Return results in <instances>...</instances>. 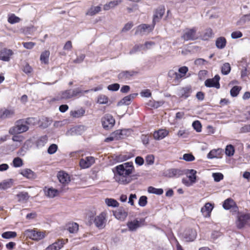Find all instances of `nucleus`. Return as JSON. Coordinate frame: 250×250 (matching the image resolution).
Here are the masks:
<instances>
[{
  "mask_svg": "<svg viewBox=\"0 0 250 250\" xmlns=\"http://www.w3.org/2000/svg\"><path fill=\"white\" fill-rule=\"evenodd\" d=\"M115 181L120 185H126L132 182L135 176V167L132 162H127L116 166L112 169Z\"/></svg>",
  "mask_w": 250,
  "mask_h": 250,
  "instance_id": "f257e3e1",
  "label": "nucleus"
},
{
  "mask_svg": "<svg viewBox=\"0 0 250 250\" xmlns=\"http://www.w3.org/2000/svg\"><path fill=\"white\" fill-rule=\"evenodd\" d=\"M88 224L91 225L94 223L95 226L101 229L104 227L106 222V214L104 212H101L99 215L94 216V215H90L88 216Z\"/></svg>",
  "mask_w": 250,
  "mask_h": 250,
  "instance_id": "f03ea898",
  "label": "nucleus"
},
{
  "mask_svg": "<svg viewBox=\"0 0 250 250\" xmlns=\"http://www.w3.org/2000/svg\"><path fill=\"white\" fill-rule=\"evenodd\" d=\"M29 126L24 124L23 119L17 120L14 126L10 128L9 133L10 134H19L28 131Z\"/></svg>",
  "mask_w": 250,
  "mask_h": 250,
  "instance_id": "7ed1b4c3",
  "label": "nucleus"
},
{
  "mask_svg": "<svg viewBox=\"0 0 250 250\" xmlns=\"http://www.w3.org/2000/svg\"><path fill=\"white\" fill-rule=\"evenodd\" d=\"M236 213H237V214L236 225L238 229H242L244 228L250 221V213L240 212L239 210Z\"/></svg>",
  "mask_w": 250,
  "mask_h": 250,
  "instance_id": "20e7f679",
  "label": "nucleus"
},
{
  "mask_svg": "<svg viewBox=\"0 0 250 250\" xmlns=\"http://www.w3.org/2000/svg\"><path fill=\"white\" fill-rule=\"evenodd\" d=\"M181 38L185 42L194 41L199 39V36L197 35V28L193 27L190 28H187Z\"/></svg>",
  "mask_w": 250,
  "mask_h": 250,
  "instance_id": "39448f33",
  "label": "nucleus"
},
{
  "mask_svg": "<svg viewBox=\"0 0 250 250\" xmlns=\"http://www.w3.org/2000/svg\"><path fill=\"white\" fill-rule=\"evenodd\" d=\"M146 218H141L138 219H134L133 220L128 221L126 223V226L130 231H135L138 228L145 225Z\"/></svg>",
  "mask_w": 250,
  "mask_h": 250,
  "instance_id": "423d86ee",
  "label": "nucleus"
},
{
  "mask_svg": "<svg viewBox=\"0 0 250 250\" xmlns=\"http://www.w3.org/2000/svg\"><path fill=\"white\" fill-rule=\"evenodd\" d=\"M103 127L106 130L112 128L115 124V120L112 115L109 114H105L101 119Z\"/></svg>",
  "mask_w": 250,
  "mask_h": 250,
  "instance_id": "0eeeda50",
  "label": "nucleus"
},
{
  "mask_svg": "<svg viewBox=\"0 0 250 250\" xmlns=\"http://www.w3.org/2000/svg\"><path fill=\"white\" fill-rule=\"evenodd\" d=\"M184 171L179 168H169L164 171L163 176L169 178H177L185 174Z\"/></svg>",
  "mask_w": 250,
  "mask_h": 250,
  "instance_id": "6e6552de",
  "label": "nucleus"
},
{
  "mask_svg": "<svg viewBox=\"0 0 250 250\" xmlns=\"http://www.w3.org/2000/svg\"><path fill=\"white\" fill-rule=\"evenodd\" d=\"M24 234L27 237L36 241L42 240L44 237V234L42 232L35 229H26Z\"/></svg>",
  "mask_w": 250,
  "mask_h": 250,
  "instance_id": "1a4fd4ad",
  "label": "nucleus"
},
{
  "mask_svg": "<svg viewBox=\"0 0 250 250\" xmlns=\"http://www.w3.org/2000/svg\"><path fill=\"white\" fill-rule=\"evenodd\" d=\"M182 235L186 241L192 242L197 237V232L195 229L188 228L185 229Z\"/></svg>",
  "mask_w": 250,
  "mask_h": 250,
  "instance_id": "9d476101",
  "label": "nucleus"
},
{
  "mask_svg": "<svg viewBox=\"0 0 250 250\" xmlns=\"http://www.w3.org/2000/svg\"><path fill=\"white\" fill-rule=\"evenodd\" d=\"M138 72L135 70H124L121 71L118 75L117 78L120 81H128L134 76L138 74Z\"/></svg>",
  "mask_w": 250,
  "mask_h": 250,
  "instance_id": "9b49d317",
  "label": "nucleus"
},
{
  "mask_svg": "<svg viewBox=\"0 0 250 250\" xmlns=\"http://www.w3.org/2000/svg\"><path fill=\"white\" fill-rule=\"evenodd\" d=\"M220 76L218 74H216L213 78L207 79L205 81L204 84L207 87H214L219 89L220 88Z\"/></svg>",
  "mask_w": 250,
  "mask_h": 250,
  "instance_id": "f8f14e48",
  "label": "nucleus"
},
{
  "mask_svg": "<svg viewBox=\"0 0 250 250\" xmlns=\"http://www.w3.org/2000/svg\"><path fill=\"white\" fill-rule=\"evenodd\" d=\"M223 207L225 210L231 209L232 213H236L239 209L236 202L231 198H228L223 202Z\"/></svg>",
  "mask_w": 250,
  "mask_h": 250,
  "instance_id": "ddd939ff",
  "label": "nucleus"
},
{
  "mask_svg": "<svg viewBox=\"0 0 250 250\" xmlns=\"http://www.w3.org/2000/svg\"><path fill=\"white\" fill-rule=\"evenodd\" d=\"M87 127L83 125H77L70 128L66 133V135H81L86 129Z\"/></svg>",
  "mask_w": 250,
  "mask_h": 250,
  "instance_id": "4468645a",
  "label": "nucleus"
},
{
  "mask_svg": "<svg viewBox=\"0 0 250 250\" xmlns=\"http://www.w3.org/2000/svg\"><path fill=\"white\" fill-rule=\"evenodd\" d=\"M165 6L161 5L154 10L152 20V23L154 25H155L156 22H159L165 14Z\"/></svg>",
  "mask_w": 250,
  "mask_h": 250,
  "instance_id": "2eb2a0df",
  "label": "nucleus"
},
{
  "mask_svg": "<svg viewBox=\"0 0 250 250\" xmlns=\"http://www.w3.org/2000/svg\"><path fill=\"white\" fill-rule=\"evenodd\" d=\"M113 216L118 220L124 221L128 215L127 211L123 207H120L117 210L113 211Z\"/></svg>",
  "mask_w": 250,
  "mask_h": 250,
  "instance_id": "dca6fc26",
  "label": "nucleus"
},
{
  "mask_svg": "<svg viewBox=\"0 0 250 250\" xmlns=\"http://www.w3.org/2000/svg\"><path fill=\"white\" fill-rule=\"evenodd\" d=\"M155 25L153 23L151 25L147 24H140L137 26L135 32V35H141L143 33L146 32H150L153 30Z\"/></svg>",
  "mask_w": 250,
  "mask_h": 250,
  "instance_id": "f3484780",
  "label": "nucleus"
},
{
  "mask_svg": "<svg viewBox=\"0 0 250 250\" xmlns=\"http://www.w3.org/2000/svg\"><path fill=\"white\" fill-rule=\"evenodd\" d=\"M138 94L137 93H134L124 97L117 103V106H120L124 105H129L133 99L135 98L138 95Z\"/></svg>",
  "mask_w": 250,
  "mask_h": 250,
  "instance_id": "a211bd4d",
  "label": "nucleus"
},
{
  "mask_svg": "<svg viewBox=\"0 0 250 250\" xmlns=\"http://www.w3.org/2000/svg\"><path fill=\"white\" fill-rule=\"evenodd\" d=\"M43 192L45 195L49 198H53L57 197L60 191L52 187L45 186L43 189Z\"/></svg>",
  "mask_w": 250,
  "mask_h": 250,
  "instance_id": "6ab92c4d",
  "label": "nucleus"
},
{
  "mask_svg": "<svg viewBox=\"0 0 250 250\" xmlns=\"http://www.w3.org/2000/svg\"><path fill=\"white\" fill-rule=\"evenodd\" d=\"M13 54L14 53L11 49L3 48L0 50V60L8 62Z\"/></svg>",
  "mask_w": 250,
  "mask_h": 250,
  "instance_id": "aec40b11",
  "label": "nucleus"
},
{
  "mask_svg": "<svg viewBox=\"0 0 250 250\" xmlns=\"http://www.w3.org/2000/svg\"><path fill=\"white\" fill-rule=\"evenodd\" d=\"M214 204L207 202L201 208V212L205 217H209L211 215L212 210L214 208Z\"/></svg>",
  "mask_w": 250,
  "mask_h": 250,
  "instance_id": "412c9836",
  "label": "nucleus"
},
{
  "mask_svg": "<svg viewBox=\"0 0 250 250\" xmlns=\"http://www.w3.org/2000/svg\"><path fill=\"white\" fill-rule=\"evenodd\" d=\"M57 177L59 181L64 186L67 185L70 182V177L69 174L65 171H59Z\"/></svg>",
  "mask_w": 250,
  "mask_h": 250,
  "instance_id": "4be33fe9",
  "label": "nucleus"
},
{
  "mask_svg": "<svg viewBox=\"0 0 250 250\" xmlns=\"http://www.w3.org/2000/svg\"><path fill=\"white\" fill-rule=\"evenodd\" d=\"M95 163L94 158L92 156L86 157L85 159H82L80 162L81 168L84 169L90 167Z\"/></svg>",
  "mask_w": 250,
  "mask_h": 250,
  "instance_id": "5701e85b",
  "label": "nucleus"
},
{
  "mask_svg": "<svg viewBox=\"0 0 250 250\" xmlns=\"http://www.w3.org/2000/svg\"><path fill=\"white\" fill-rule=\"evenodd\" d=\"M19 173L26 178L30 180H34L37 177L36 173L29 168H25L23 170H21Z\"/></svg>",
  "mask_w": 250,
  "mask_h": 250,
  "instance_id": "b1692460",
  "label": "nucleus"
},
{
  "mask_svg": "<svg viewBox=\"0 0 250 250\" xmlns=\"http://www.w3.org/2000/svg\"><path fill=\"white\" fill-rule=\"evenodd\" d=\"M192 92V89L190 86H188L186 87L181 88L177 93V95L179 97L187 99L190 96L191 93Z\"/></svg>",
  "mask_w": 250,
  "mask_h": 250,
  "instance_id": "393cba45",
  "label": "nucleus"
},
{
  "mask_svg": "<svg viewBox=\"0 0 250 250\" xmlns=\"http://www.w3.org/2000/svg\"><path fill=\"white\" fill-rule=\"evenodd\" d=\"M168 134V131L165 129H160L154 132L153 137L156 140H160L165 138Z\"/></svg>",
  "mask_w": 250,
  "mask_h": 250,
  "instance_id": "a878e982",
  "label": "nucleus"
},
{
  "mask_svg": "<svg viewBox=\"0 0 250 250\" xmlns=\"http://www.w3.org/2000/svg\"><path fill=\"white\" fill-rule=\"evenodd\" d=\"M185 170L186 171V172H185V174H189V175L187 177L189 179L190 183L193 185L197 181V176L196 175L197 171L194 169H188Z\"/></svg>",
  "mask_w": 250,
  "mask_h": 250,
  "instance_id": "bb28decb",
  "label": "nucleus"
},
{
  "mask_svg": "<svg viewBox=\"0 0 250 250\" xmlns=\"http://www.w3.org/2000/svg\"><path fill=\"white\" fill-rule=\"evenodd\" d=\"M64 244L62 239L59 240L48 246L45 250H59L63 247Z\"/></svg>",
  "mask_w": 250,
  "mask_h": 250,
  "instance_id": "cd10ccee",
  "label": "nucleus"
},
{
  "mask_svg": "<svg viewBox=\"0 0 250 250\" xmlns=\"http://www.w3.org/2000/svg\"><path fill=\"white\" fill-rule=\"evenodd\" d=\"M128 131V129H118L113 132V135H115L116 136V140L123 139L127 136V132Z\"/></svg>",
  "mask_w": 250,
  "mask_h": 250,
  "instance_id": "c85d7f7f",
  "label": "nucleus"
},
{
  "mask_svg": "<svg viewBox=\"0 0 250 250\" xmlns=\"http://www.w3.org/2000/svg\"><path fill=\"white\" fill-rule=\"evenodd\" d=\"M48 141V137L46 135L39 137L35 142L37 148H40L45 146Z\"/></svg>",
  "mask_w": 250,
  "mask_h": 250,
  "instance_id": "c756f323",
  "label": "nucleus"
},
{
  "mask_svg": "<svg viewBox=\"0 0 250 250\" xmlns=\"http://www.w3.org/2000/svg\"><path fill=\"white\" fill-rule=\"evenodd\" d=\"M227 41L225 37L221 36L217 38L215 41V45L219 49H224L227 44Z\"/></svg>",
  "mask_w": 250,
  "mask_h": 250,
  "instance_id": "7c9ffc66",
  "label": "nucleus"
},
{
  "mask_svg": "<svg viewBox=\"0 0 250 250\" xmlns=\"http://www.w3.org/2000/svg\"><path fill=\"white\" fill-rule=\"evenodd\" d=\"M14 114V112L12 110L4 108L0 110V119L3 120L6 118H9Z\"/></svg>",
  "mask_w": 250,
  "mask_h": 250,
  "instance_id": "2f4dec72",
  "label": "nucleus"
},
{
  "mask_svg": "<svg viewBox=\"0 0 250 250\" xmlns=\"http://www.w3.org/2000/svg\"><path fill=\"white\" fill-rule=\"evenodd\" d=\"M14 180L13 179H8L3 180L0 183V189L5 190L10 188L12 186Z\"/></svg>",
  "mask_w": 250,
  "mask_h": 250,
  "instance_id": "473e14b6",
  "label": "nucleus"
},
{
  "mask_svg": "<svg viewBox=\"0 0 250 250\" xmlns=\"http://www.w3.org/2000/svg\"><path fill=\"white\" fill-rule=\"evenodd\" d=\"M16 197L18 202H21L28 201L30 196L27 192L20 191L16 195Z\"/></svg>",
  "mask_w": 250,
  "mask_h": 250,
  "instance_id": "72a5a7b5",
  "label": "nucleus"
},
{
  "mask_svg": "<svg viewBox=\"0 0 250 250\" xmlns=\"http://www.w3.org/2000/svg\"><path fill=\"white\" fill-rule=\"evenodd\" d=\"M213 35V32L212 30L210 28H208L206 29L205 32L202 35L199 36V39L203 41H208L210 38H212Z\"/></svg>",
  "mask_w": 250,
  "mask_h": 250,
  "instance_id": "f704fd0d",
  "label": "nucleus"
},
{
  "mask_svg": "<svg viewBox=\"0 0 250 250\" xmlns=\"http://www.w3.org/2000/svg\"><path fill=\"white\" fill-rule=\"evenodd\" d=\"M50 52L48 50H44L42 52L40 56V61L44 64H47L49 63V57Z\"/></svg>",
  "mask_w": 250,
  "mask_h": 250,
  "instance_id": "c9c22d12",
  "label": "nucleus"
},
{
  "mask_svg": "<svg viewBox=\"0 0 250 250\" xmlns=\"http://www.w3.org/2000/svg\"><path fill=\"white\" fill-rule=\"evenodd\" d=\"M85 112V109L82 107L78 110L71 111L70 115L74 118H79L83 116Z\"/></svg>",
  "mask_w": 250,
  "mask_h": 250,
  "instance_id": "e433bc0d",
  "label": "nucleus"
},
{
  "mask_svg": "<svg viewBox=\"0 0 250 250\" xmlns=\"http://www.w3.org/2000/svg\"><path fill=\"white\" fill-rule=\"evenodd\" d=\"M147 192L150 194L161 195L164 193V190L162 188H156L152 186H149L147 188Z\"/></svg>",
  "mask_w": 250,
  "mask_h": 250,
  "instance_id": "4c0bfd02",
  "label": "nucleus"
},
{
  "mask_svg": "<svg viewBox=\"0 0 250 250\" xmlns=\"http://www.w3.org/2000/svg\"><path fill=\"white\" fill-rule=\"evenodd\" d=\"M105 203L109 207L117 208L119 206V202L116 199L111 198L105 199Z\"/></svg>",
  "mask_w": 250,
  "mask_h": 250,
  "instance_id": "58836bf2",
  "label": "nucleus"
},
{
  "mask_svg": "<svg viewBox=\"0 0 250 250\" xmlns=\"http://www.w3.org/2000/svg\"><path fill=\"white\" fill-rule=\"evenodd\" d=\"M121 2L122 0H121L110 1L104 5V10L105 11L109 10L110 8H112L119 5Z\"/></svg>",
  "mask_w": 250,
  "mask_h": 250,
  "instance_id": "ea45409f",
  "label": "nucleus"
},
{
  "mask_svg": "<svg viewBox=\"0 0 250 250\" xmlns=\"http://www.w3.org/2000/svg\"><path fill=\"white\" fill-rule=\"evenodd\" d=\"M222 149H212L210 150L207 154V158L209 159L218 158L222 152Z\"/></svg>",
  "mask_w": 250,
  "mask_h": 250,
  "instance_id": "a19ab883",
  "label": "nucleus"
},
{
  "mask_svg": "<svg viewBox=\"0 0 250 250\" xmlns=\"http://www.w3.org/2000/svg\"><path fill=\"white\" fill-rule=\"evenodd\" d=\"M89 92V90H83L81 88L78 87L74 89H72L71 93L72 97H75L77 96H81L84 93H87Z\"/></svg>",
  "mask_w": 250,
  "mask_h": 250,
  "instance_id": "79ce46f5",
  "label": "nucleus"
},
{
  "mask_svg": "<svg viewBox=\"0 0 250 250\" xmlns=\"http://www.w3.org/2000/svg\"><path fill=\"white\" fill-rule=\"evenodd\" d=\"M235 152L234 146L231 144L226 146L225 148V154L228 157H231L233 156Z\"/></svg>",
  "mask_w": 250,
  "mask_h": 250,
  "instance_id": "37998d69",
  "label": "nucleus"
},
{
  "mask_svg": "<svg viewBox=\"0 0 250 250\" xmlns=\"http://www.w3.org/2000/svg\"><path fill=\"white\" fill-rule=\"evenodd\" d=\"M67 229L70 233H76L79 229V225L77 223H70L67 226Z\"/></svg>",
  "mask_w": 250,
  "mask_h": 250,
  "instance_id": "c03bdc74",
  "label": "nucleus"
},
{
  "mask_svg": "<svg viewBox=\"0 0 250 250\" xmlns=\"http://www.w3.org/2000/svg\"><path fill=\"white\" fill-rule=\"evenodd\" d=\"M17 235V234L16 231H7L2 233L1 237L4 239H10L16 237Z\"/></svg>",
  "mask_w": 250,
  "mask_h": 250,
  "instance_id": "a18cd8bd",
  "label": "nucleus"
},
{
  "mask_svg": "<svg viewBox=\"0 0 250 250\" xmlns=\"http://www.w3.org/2000/svg\"><path fill=\"white\" fill-rule=\"evenodd\" d=\"M231 71V66L229 63L225 62L221 68V71L223 75H227L229 74Z\"/></svg>",
  "mask_w": 250,
  "mask_h": 250,
  "instance_id": "49530a36",
  "label": "nucleus"
},
{
  "mask_svg": "<svg viewBox=\"0 0 250 250\" xmlns=\"http://www.w3.org/2000/svg\"><path fill=\"white\" fill-rule=\"evenodd\" d=\"M242 89V87L238 85L233 86L230 90V95L232 97H237L241 90Z\"/></svg>",
  "mask_w": 250,
  "mask_h": 250,
  "instance_id": "de8ad7c7",
  "label": "nucleus"
},
{
  "mask_svg": "<svg viewBox=\"0 0 250 250\" xmlns=\"http://www.w3.org/2000/svg\"><path fill=\"white\" fill-rule=\"evenodd\" d=\"M101 10V7L99 5L97 6L91 7L88 11L86 12V14L89 16H94L95 14L98 13Z\"/></svg>",
  "mask_w": 250,
  "mask_h": 250,
  "instance_id": "09e8293b",
  "label": "nucleus"
},
{
  "mask_svg": "<svg viewBox=\"0 0 250 250\" xmlns=\"http://www.w3.org/2000/svg\"><path fill=\"white\" fill-rule=\"evenodd\" d=\"M7 21L9 23L13 24L20 22L21 19L14 14H11L8 15Z\"/></svg>",
  "mask_w": 250,
  "mask_h": 250,
  "instance_id": "8fccbe9b",
  "label": "nucleus"
},
{
  "mask_svg": "<svg viewBox=\"0 0 250 250\" xmlns=\"http://www.w3.org/2000/svg\"><path fill=\"white\" fill-rule=\"evenodd\" d=\"M71 91L72 89H69L60 92L62 100H68L72 98Z\"/></svg>",
  "mask_w": 250,
  "mask_h": 250,
  "instance_id": "3c124183",
  "label": "nucleus"
},
{
  "mask_svg": "<svg viewBox=\"0 0 250 250\" xmlns=\"http://www.w3.org/2000/svg\"><path fill=\"white\" fill-rule=\"evenodd\" d=\"M108 98L105 95L101 94L97 97V103L100 104H105L108 103Z\"/></svg>",
  "mask_w": 250,
  "mask_h": 250,
  "instance_id": "603ef678",
  "label": "nucleus"
},
{
  "mask_svg": "<svg viewBox=\"0 0 250 250\" xmlns=\"http://www.w3.org/2000/svg\"><path fill=\"white\" fill-rule=\"evenodd\" d=\"M164 102L163 101H155L154 100H150L147 104L148 106L153 107L154 108H158L161 106Z\"/></svg>",
  "mask_w": 250,
  "mask_h": 250,
  "instance_id": "864d4df0",
  "label": "nucleus"
},
{
  "mask_svg": "<svg viewBox=\"0 0 250 250\" xmlns=\"http://www.w3.org/2000/svg\"><path fill=\"white\" fill-rule=\"evenodd\" d=\"M23 162L21 158L19 157H15L12 161V165L14 167H20L23 166Z\"/></svg>",
  "mask_w": 250,
  "mask_h": 250,
  "instance_id": "5fc2aeb1",
  "label": "nucleus"
},
{
  "mask_svg": "<svg viewBox=\"0 0 250 250\" xmlns=\"http://www.w3.org/2000/svg\"><path fill=\"white\" fill-rule=\"evenodd\" d=\"M192 126L197 132H201L202 131V124L198 120H195L192 122Z\"/></svg>",
  "mask_w": 250,
  "mask_h": 250,
  "instance_id": "6e6d98bb",
  "label": "nucleus"
},
{
  "mask_svg": "<svg viewBox=\"0 0 250 250\" xmlns=\"http://www.w3.org/2000/svg\"><path fill=\"white\" fill-rule=\"evenodd\" d=\"M58 149L57 145L55 144H51L47 148V152L50 155L55 153Z\"/></svg>",
  "mask_w": 250,
  "mask_h": 250,
  "instance_id": "4d7b16f0",
  "label": "nucleus"
},
{
  "mask_svg": "<svg viewBox=\"0 0 250 250\" xmlns=\"http://www.w3.org/2000/svg\"><path fill=\"white\" fill-rule=\"evenodd\" d=\"M168 77L173 78L175 81H179L180 79L179 73L174 70H170L168 72Z\"/></svg>",
  "mask_w": 250,
  "mask_h": 250,
  "instance_id": "13d9d810",
  "label": "nucleus"
},
{
  "mask_svg": "<svg viewBox=\"0 0 250 250\" xmlns=\"http://www.w3.org/2000/svg\"><path fill=\"white\" fill-rule=\"evenodd\" d=\"M180 159H182L187 162H192L195 160V158L191 153H185L183 155L182 158H181Z\"/></svg>",
  "mask_w": 250,
  "mask_h": 250,
  "instance_id": "bf43d9fd",
  "label": "nucleus"
},
{
  "mask_svg": "<svg viewBox=\"0 0 250 250\" xmlns=\"http://www.w3.org/2000/svg\"><path fill=\"white\" fill-rule=\"evenodd\" d=\"M113 160L115 162V163H121L123 162H125L126 160L125 154H120L118 155H115Z\"/></svg>",
  "mask_w": 250,
  "mask_h": 250,
  "instance_id": "052dcab7",
  "label": "nucleus"
},
{
  "mask_svg": "<svg viewBox=\"0 0 250 250\" xmlns=\"http://www.w3.org/2000/svg\"><path fill=\"white\" fill-rule=\"evenodd\" d=\"M188 71V67L186 66H181L178 69V73L180 75V79L182 78L183 77H185Z\"/></svg>",
  "mask_w": 250,
  "mask_h": 250,
  "instance_id": "680f3d73",
  "label": "nucleus"
},
{
  "mask_svg": "<svg viewBox=\"0 0 250 250\" xmlns=\"http://www.w3.org/2000/svg\"><path fill=\"white\" fill-rule=\"evenodd\" d=\"M147 204V197L145 195L141 196L138 201V205L141 207H145Z\"/></svg>",
  "mask_w": 250,
  "mask_h": 250,
  "instance_id": "e2e57ef3",
  "label": "nucleus"
},
{
  "mask_svg": "<svg viewBox=\"0 0 250 250\" xmlns=\"http://www.w3.org/2000/svg\"><path fill=\"white\" fill-rule=\"evenodd\" d=\"M212 176L213 178L214 181L216 182H219L224 178V175L220 172L213 173Z\"/></svg>",
  "mask_w": 250,
  "mask_h": 250,
  "instance_id": "0e129e2a",
  "label": "nucleus"
},
{
  "mask_svg": "<svg viewBox=\"0 0 250 250\" xmlns=\"http://www.w3.org/2000/svg\"><path fill=\"white\" fill-rule=\"evenodd\" d=\"M120 87V85L118 83H114L109 84L107 86V89L111 91H117Z\"/></svg>",
  "mask_w": 250,
  "mask_h": 250,
  "instance_id": "69168bd1",
  "label": "nucleus"
},
{
  "mask_svg": "<svg viewBox=\"0 0 250 250\" xmlns=\"http://www.w3.org/2000/svg\"><path fill=\"white\" fill-rule=\"evenodd\" d=\"M140 94L141 97L144 98H149L152 95L151 92L149 89H145L142 90L140 92Z\"/></svg>",
  "mask_w": 250,
  "mask_h": 250,
  "instance_id": "338daca9",
  "label": "nucleus"
},
{
  "mask_svg": "<svg viewBox=\"0 0 250 250\" xmlns=\"http://www.w3.org/2000/svg\"><path fill=\"white\" fill-rule=\"evenodd\" d=\"M149 136L148 134H142L141 136L142 142L144 145L146 146L149 143Z\"/></svg>",
  "mask_w": 250,
  "mask_h": 250,
  "instance_id": "774afa93",
  "label": "nucleus"
}]
</instances>
